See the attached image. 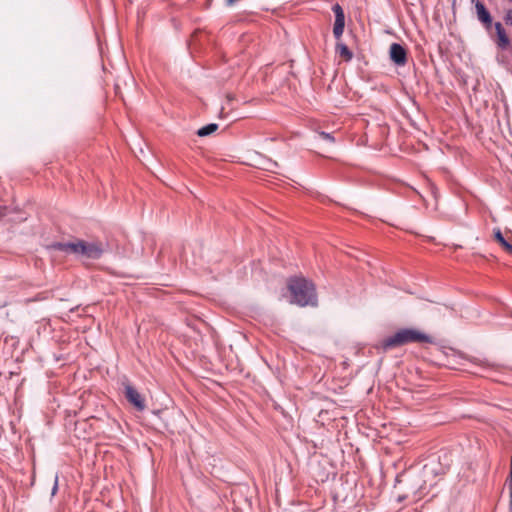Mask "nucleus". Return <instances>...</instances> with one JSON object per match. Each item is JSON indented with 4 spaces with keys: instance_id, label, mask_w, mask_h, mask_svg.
Returning a JSON list of instances; mask_svg holds the SVG:
<instances>
[{
    "instance_id": "nucleus-13",
    "label": "nucleus",
    "mask_w": 512,
    "mask_h": 512,
    "mask_svg": "<svg viewBox=\"0 0 512 512\" xmlns=\"http://www.w3.org/2000/svg\"><path fill=\"white\" fill-rule=\"evenodd\" d=\"M319 136H320L323 140L329 141V142H331V143H333V142L335 141V139H334V137H333V135H332V134L327 133V132H324V131L320 132V133H319Z\"/></svg>"
},
{
    "instance_id": "nucleus-1",
    "label": "nucleus",
    "mask_w": 512,
    "mask_h": 512,
    "mask_svg": "<svg viewBox=\"0 0 512 512\" xmlns=\"http://www.w3.org/2000/svg\"><path fill=\"white\" fill-rule=\"evenodd\" d=\"M48 249L90 260L100 259L106 250L105 245L100 241L89 242L82 239H74L70 242H53L48 246Z\"/></svg>"
},
{
    "instance_id": "nucleus-15",
    "label": "nucleus",
    "mask_w": 512,
    "mask_h": 512,
    "mask_svg": "<svg viewBox=\"0 0 512 512\" xmlns=\"http://www.w3.org/2000/svg\"><path fill=\"white\" fill-rule=\"evenodd\" d=\"M505 21L512 25V10H509L505 15Z\"/></svg>"
},
{
    "instance_id": "nucleus-9",
    "label": "nucleus",
    "mask_w": 512,
    "mask_h": 512,
    "mask_svg": "<svg viewBox=\"0 0 512 512\" xmlns=\"http://www.w3.org/2000/svg\"><path fill=\"white\" fill-rule=\"evenodd\" d=\"M494 239L503 247V249L512 255V244L506 241L500 229L494 230Z\"/></svg>"
},
{
    "instance_id": "nucleus-7",
    "label": "nucleus",
    "mask_w": 512,
    "mask_h": 512,
    "mask_svg": "<svg viewBox=\"0 0 512 512\" xmlns=\"http://www.w3.org/2000/svg\"><path fill=\"white\" fill-rule=\"evenodd\" d=\"M472 2H475V10L478 20L483 23L487 29H489L492 25V17L490 12L486 9L485 5L481 1L472 0Z\"/></svg>"
},
{
    "instance_id": "nucleus-16",
    "label": "nucleus",
    "mask_w": 512,
    "mask_h": 512,
    "mask_svg": "<svg viewBox=\"0 0 512 512\" xmlns=\"http://www.w3.org/2000/svg\"><path fill=\"white\" fill-rule=\"evenodd\" d=\"M277 166H278V164H277L276 162H271V163H270V167L268 168V170H271V171H272V170H273V168H275V167H277Z\"/></svg>"
},
{
    "instance_id": "nucleus-10",
    "label": "nucleus",
    "mask_w": 512,
    "mask_h": 512,
    "mask_svg": "<svg viewBox=\"0 0 512 512\" xmlns=\"http://www.w3.org/2000/svg\"><path fill=\"white\" fill-rule=\"evenodd\" d=\"M336 53L345 59V61H350L353 57V53L344 43L338 42L336 44Z\"/></svg>"
},
{
    "instance_id": "nucleus-14",
    "label": "nucleus",
    "mask_w": 512,
    "mask_h": 512,
    "mask_svg": "<svg viewBox=\"0 0 512 512\" xmlns=\"http://www.w3.org/2000/svg\"><path fill=\"white\" fill-rule=\"evenodd\" d=\"M58 490V476L56 475L55 476V481H54V485H53V488H52V495H55L56 492Z\"/></svg>"
},
{
    "instance_id": "nucleus-4",
    "label": "nucleus",
    "mask_w": 512,
    "mask_h": 512,
    "mask_svg": "<svg viewBox=\"0 0 512 512\" xmlns=\"http://www.w3.org/2000/svg\"><path fill=\"white\" fill-rule=\"evenodd\" d=\"M124 394L128 402L134 405L139 411L145 409L143 397L130 383L124 384Z\"/></svg>"
},
{
    "instance_id": "nucleus-8",
    "label": "nucleus",
    "mask_w": 512,
    "mask_h": 512,
    "mask_svg": "<svg viewBox=\"0 0 512 512\" xmlns=\"http://www.w3.org/2000/svg\"><path fill=\"white\" fill-rule=\"evenodd\" d=\"M497 34V46L500 49H506L510 45V39L506 34V31L500 22L494 24Z\"/></svg>"
},
{
    "instance_id": "nucleus-5",
    "label": "nucleus",
    "mask_w": 512,
    "mask_h": 512,
    "mask_svg": "<svg viewBox=\"0 0 512 512\" xmlns=\"http://www.w3.org/2000/svg\"><path fill=\"white\" fill-rule=\"evenodd\" d=\"M332 10L335 14V22L333 27L334 37L339 40L344 32L345 27V14L342 7L339 4H335L332 7Z\"/></svg>"
},
{
    "instance_id": "nucleus-11",
    "label": "nucleus",
    "mask_w": 512,
    "mask_h": 512,
    "mask_svg": "<svg viewBox=\"0 0 512 512\" xmlns=\"http://www.w3.org/2000/svg\"><path fill=\"white\" fill-rule=\"evenodd\" d=\"M217 129H218V125L217 124L210 123V124H208L206 126L201 127L200 129H198L197 135L199 137H205V136H208V135L214 133Z\"/></svg>"
},
{
    "instance_id": "nucleus-3",
    "label": "nucleus",
    "mask_w": 512,
    "mask_h": 512,
    "mask_svg": "<svg viewBox=\"0 0 512 512\" xmlns=\"http://www.w3.org/2000/svg\"><path fill=\"white\" fill-rule=\"evenodd\" d=\"M431 336L422 333L416 329L404 328L395 334L383 339L377 346V349L387 352L393 348H397L409 343H432Z\"/></svg>"
},
{
    "instance_id": "nucleus-12",
    "label": "nucleus",
    "mask_w": 512,
    "mask_h": 512,
    "mask_svg": "<svg viewBox=\"0 0 512 512\" xmlns=\"http://www.w3.org/2000/svg\"><path fill=\"white\" fill-rule=\"evenodd\" d=\"M508 486L510 490V510L512 511V456H511V467H510V473L508 477Z\"/></svg>"
},
{
    "instance_id": "nucleus-6",
    "label": "nucleus",
    "mask_w": 512,
    "mask_h": 512,
    "mask_svg": "<svg viewBox=\"0 0 512 512\" xmlns=\"http://www.w3.org/2000/svg\"><path fill=\"white\" fill-rule=\"evenodd\" d=\"M390 58L398 66H403L407 62V53L405 48L398 43H392L390 46Z\"/></svg>"
},
{
    "instance_id": "nucleus-2",
    "label": "nucleus",
    "mask_w": 512,
    "mask_h": 512,
    "mask_svg": "<svg viewBox=\"0 0 512 512\" xmlns=\"http://www.w3.org/2000/svg\"><path fill=\"white\" fill-rule=\"evenodd\" d=\"M291 294L290 303L301 307L316 306L317 294L314 284L304 277H290L287 282Z\"/></svg>"
}]
</instances>
